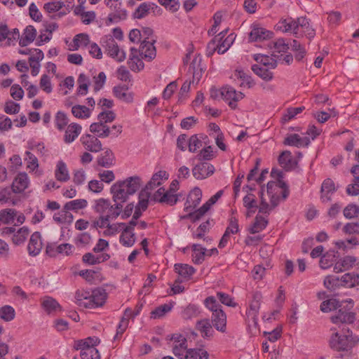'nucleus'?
Returning a JSON list of instances; mask_svg holds the SVG:
<instances>
[{
  "mask_svg": "<svg viewBox=\"0 0 359 359\" xmlns=\"http://www.w3.org/2000/svg\"><path fill=\"white\" fill-rule=\"evenodd\" d=\"M142 185L141 178L138 176L128 177L123 181H118L110 189L114 202L125 203L128 196L133 195Z\"/></svg>",
  "mask_w": 359,
  "mask_h": 359,
  "instance_id": "1",
  "label": "nucleus"
},
{
  "mask_svg": "<svg viewBox=\"0 0 359 359\" xmlns=\"http://www.w3.org/2000/svg\"><path fill=\"white\" fill-rule=\"evenodd\" d=\"M331 330L333 332L330 339V346L335 351H348L359 341V338L357 336H353L346 325H344L339 330H336V329Z\"/></svg>",
  "mask_w": 359,
  "mask_h": 359,
  "instance_id": "2",
  "label": "nucleus"
},
{
  "mask_svg": "<svg viewBox=\"0 0 359 359\" xmlns=\"http://www.w3.org/2000/svg\"><path fill=\"white\" fill-rule=\"evenodd\" d=\"M324 285L330 290H334L340 286L353 287L359 285V275L351 272L341 276L338 274L327 276L324 280Z\"/></svg>",
  "mask_w": 359,
  "mask_h": 359,
  "instance_id": "3",
  "label": "nucleus"
},
{
  "mask_svg": "<svg viewBox=\"0 0 359 359\" xmlns=\"http://www.w3.org/2000/svg\"><path fill=\"white\" fill-rule=\"evenodd\" d=\"M142 37L144 38L141 42L139 52L142 57L148 61L154 60L156 55V50L154 43L156 41L153 36V29L150 27H144L141 31Z\"/></svg>",
  "mask_w": 359,
  "mask_h": 359,
  "instance_id": "4",
  "label": "nucleus"
},
{
  "mask_svg": "<svg viewBox=\"0 0 359 359\" xmlns=\"http://www.w3.org/2000/svg\"><path fill=\"white\" fill-rule=\"evenodd\" d=\"M105 5L110 10L106 20L107 25L125 20L128 17L127 11L123 8L121 0H104Z\"/></svg>",
  "mask_w": 359,
  "mask_h": 359,
  "instance_id": "5",
  "label": "nucleus"
},
{
  "mask_svg": "<svg viewBox=\"0 0 359 359\" xmlns=\"http://www.w3.org/2000/svg\"><path fill=\"white\" fill-rule=\"evenodd\" d=\"M262 298V294L260 292H255L252 294V300L250 303V309L246 313L248 326L250 329L252 327L255 329L257 328V315L259 313Z\"/></svg>",
  "mask_w": 359,
  "mask_h": 359,
  "instance_id": "6",
  "label": "nucleus"
},
{
  "mask_svg": "<svg viewBox=\"0 0 359 359\" xmlns=\"http://www.w3.org/2000/svg\"><path fill=\"white\" fill-rule=\"evenodd\" d=\"M102 43L107 54L117 62H123L126 59L125 51L119 48L112 36H106Z\"/></svg>",
  "mask_w": 359,
  "mask_h": 359,
  "instance_id": "7",
  "label": "nucleus"
},
{
  "mask_svg": "<svg viewBox=\"0 0 359 359\" xmlns=\"http://www.w3.org/2000/svg\"><path fill=\"white\" fill-rule=\"evenodd\" d=\"M107 293L104 290L97 289L92 292L89 297H84L85 302L81 303L86 308L94 309L102 306L106 300Z\"/></svg>",
  "mask_w": 359,
  "mask_h": 359,
  "instance_id": "8",
  "label": "nucleus"
},
{
  "mask_svg": "<svg viewBox=\"0 0 359 359\" xmlns=\"http://www.w3.org/2000/svg\"><path fill=\"white\" fill-rule=\"evenodd\" d=\"M346 302L348 303L347 305V309L344 310L341 307L337 312V314L331 317V320L333 323H352L355 320V313L349 311L353 306V300L349 299L348 301H346Z\"/></svg>",
  "mask_w": 359,
  "mask_h": 359,
  "instance_id": "9",
  "label": "nucleus"
},
{
  "mask_svg": "<svg viewBox=\"0 0 359 359\" xmlns=\"http://www.w3.org/2000/svg\"><path fill=\"white\" fill-rule=\"evenodd\" d=\"M221 97L226 101H229V106L234 109L236 108V102L244 97V94L241 92H237L231 86H226L221 89Z\"/></svg>",
  "mask_w": 359,
  "mask_h": 359,
  "instance_id": "10",
  "label": "nucleus"
},
{
  "mask_svg": "<svg viewBox=\"0 0 359 359\" xmlns=\"http://www.w3.org/2000/svg\"><path fill=\"white\" fill-rule=\"evenodd\" d=\"M151 200L161 203L173 205L177 202L178 196L161 187L151 196Z\"/></svg>",
  "mask_w": 359,
  "mask_h": 359,
  "instance_id": "11",
  "label": "nucleus"
},
{
  "mask_svg": "<svg viewBox=\"0 0 359 359\" xmlns=\"http://www.w3.org/2000/svg\"><path fill=\"white\" fill-rule=\"evenodd\" d=\"M84 148L90 152L97 153L102 149V144L99 139L92 135L87 134L81 137Z\"/></svg>",
  "mask_w": 359,
  "mask_h": 359,
  "instance_id": "12",
  "label": "nucleus"
},
{
  "mask_svg": "<svg viewBox=\"0 0 359 359\" xmlns=\"http://www.w3.org/2000/svg\"><path fill=\"white\" fill-rule=\"evenodd\" d=\"M299 18L297 20L292 18H287L286 19L281 20L276 25L278 30H280L283 32H292L294 36L297 37L299 34Z\"/></svg>",
  "mask_w": 359,
  "mask_h": 359,
  "instance_id": "13",
  "label": "nucleus"
},
{
  "mask_svg": "<svg viewBox=\"0 0 359 359\" xmlns=\"http://www.w3.org/2000/svg\"><path fill=\"white\" fill-rule=\"evenodd\" d=\"M214 172V166L206 162L198 163L192 169L193 175L197 180L205 179L212 175Z\"/></svg>",
  "mask_w": 359,
  "mask_h": 359,
  "instance_id": "14",
  "label": "nucleus"
},
{
  "mask_svg": "<svg viewBox=\"0 0 359 359\" xmlns=\"http://www.w3.org/2000/svg\"><path fill=\"white\" fill-rule=\"evenodd\" d=\"M337 191L334 181L330 178L325 180L321 185L320 199L323 203H327L331 201V196Z\"/></svg>",
  "mask_w": 359,
  "mask_h": 359,
  "instance_id": "15",
  "label": "nucleus"
},
{
  "mask_svg": "<svg viewBox=\"0 0 359 359\" xmlns=\"http://www.w3.org/2000/svg\"><path fill=\"white\" fill-rule=\"evenodd\" d=\"M42 246L43 243L41 233L39 231H35L32 234L27 245V250L29 255H38L42 249Z\"/></svg>",
  "mask_w": 359,
  "mask_h": 359,
  "instance_id": "16",
  "label": "nucleus"
},
{
  "mask_svg": "<svg viewBox=\"0 0 359 359\" xmlns=\"http://www.w3.org/2000/svg\"><path fill=\"white\" fill-rule=\"evenodd\" d=\"M272 36V32L269 31L264 27L255 25L250 33L249 39L250 41H262L270 39Z\"/></svg>",
  "mask_w": 359,
  "mask_h": 359,
  "instance_id": "17",
  "label": "nucleus"
},
{
  "mask_svg": "<svg viewBox=\"0 0 359 359\" xmlns=\"http://www.w3.org/2000/svg\"><path fill=\"white\" fill-rule=\"evenodd\" d=\"M29 180L26 172H20L15 177L11 187L16 194L22 193L29 186Z\"/></svg>",
  "mask_w": 359,
  "mask_h": 359,
  "instance_id": "18",
  "label": "nucleus"
},
{
  "mask_svg": "<svg viewBox=\"0 0 359 359\" xmlns=\"http://www.w3.org/2000/svg\"><path fill=\"white\" fill-rule=\"evenodd\" d=\"M82 127L81 125L72 123L67 126L64 135V142L66 144H70L73 142L81 134Z\"/></svg>",
  "mask_w": 359,
  "mask_h": 359,
  "instance_id": "19",
  "label": "nucleus"
},
{
  "mask_svg": "<svg viewBox=\"0 0 359 359\" xmlns=\"http://www.w3.org/2000/svg\"><path fill=\"white\" fill-rule=\"evenodd\" d=\"M202 198V191L198 187H195L188 195L185 203L184 210L189 211L196 207L201 202Z\"/></svg>",
  "mask_w": 359,
  "mask_h": 359,
  "instance_id": "20",
  "label": "nucleus"
},
{
  "mask_svg": "<svg viewBox=\"0 0 359 359\" xmlns=\"http://www.w3.org/2000/svg\"><path fill=\"white\" fill-rule=\"evenodd\" d=\"M74 276H80L90 284H98L101 283L103 277L100 271H75Z\"/></svg>",
  "mask_w": 359,
  "mask_h": 359,
  "instance_id": "21",
  "label": "nucleus"
},
{
  "mask_svg": "<svg viewBox=\"0 0 359 359\" xmlns=\"http://www.w3.org/2000/svg\"><path fill=\"white\" fill-rule=\"evenodd\" d=\"M158 6L154 3L144 2L142 3L135 11L133 13L134 18L142 19L147 16L151 11L154 12Z\"/></svg>",
  "mask_w": 359,
  "mask_h": 359,
  "instance_id": "22",
  "label": "nucleus"
},
{
  "mask_svg": "<svg viewBox=\"0 0 359 359\" xmlns=\"http://www.w3.org/2000/svg\"><path fill=\"white\" fill-rule=\"evenodd\" d=\"M212 325L222 332H225L226 326V316L223 311H219L217 313H212Z\"/></svg>",
  "mask_w": 359,
  "mask_h": 359,
  "instance_id": "23",
  "label": "nucleus"
},
{
  "mask_svg": "<svg viewBox=\"0 0 359 359\" xmlns=\"http://www.w3.org/2000/svg\"><path fill=\"white\" fill-rule=\"evenodd\" d=\"M284 144L296 147H307L310 144V140L309 137L302 138L298 134H292L285 139Z\"/></svg>",
  "mask_w": 359,
  "mask_h": 359,
  "instance_id": "24",
  "label": "nucleus"
},
{
  "mask_svg": "<svg viewBox=\"0 0 359 359\" xmlns=\"http://www.w3.org/2000/svg\"><path fill=\"white\" fill-rule=\"evenodd\" d=\"M36 36V30L32 25L27 26L20 39L19 44L24 47L28 46L35 39Z\"/></svg>",
  "mask_w": 359,
  "mask_h": 359,
  "instance_id": "25",
  "label": "nucleus"
},
{
  "mask_svg": "<svg viewBox=\"0 0 359 359\" xmlns=\"http://www.w3.org/2000/svg\"><path fill=\"white\" fill-rule=\"evenodd\" d=\"M201 61H202L201 57L198 55V56H196L193 59L192 62H191V65L189 67V72H191L193 74L192 82H194L195 81H196V82L198 83L202 76L203 69L201 67Z\"/></svg>",
  "mask_w": 359,
  "mask_h": 359,
  "instance_id": "26",
  "label": "nucleus"
},
{
  "mask_svg": "<svg viewBox=\"0 0 359 359\" xmlns=\"http://www.w3.org/2000/svg\"><path fill=\"white\" fill-rule=\"evenodd\" d=\"M113 93L116 97L127 103L132 102L133 100V94L128 92V88L125 86L114 87Z\"/></svg>",
  "mask_w": 359,
  "mask_h": 359,
  "instance_id": "27",
  "label": "nucleus"
},
{
  "mask_svg": "<svg viewBox=\"0 0 359 359\" xmlns=\"http://www.w3.org/2000/svg\"><path fill=\"white\" fill-rule=\"evenodd\" d=\"M90 131L92 133L96 134L97 137L105 138L107 137L111 133L110 128L106 124L100 122L93 123L90 126Z\"/></svg>",
  "mask_w": 359,
  "mask_h": 359,
  "instance_id": "28",
  "label": "nucleus"
},
{
  "mask_svg": "<svg viewBox=\"0 0 359 359\" xmlns=\"http://www.w3.org/2000/svg\"><path fill=\"white\" fill-rule=\"evenodd\" d=\"M41 306L48 314L61 310L59 303L50 297H45L41 299Z\"/></svg>",
  "mask_w": 359,
  "mask_h": 359,
  "instance_id": "29",
  "label": "nucleus"
},
{
  "mask_svg": "<svg viewBox=\"0 0 359 359\" xmlns=\"http://www.w3.org/2000/svg\"><path fill=\"white\" fill-rule=\"evenodd\" d=\"M55 177L57 180L62 182H67L69 180V170L64 161H60L57 162L55 170Z\"/></svg>",
  "mask_w": 359,
  "mask_h": 359,
  "instance_id": "30",
  "label": "nucleus"
},
{
  "mask_svg": "<svg viewBox=\"0 0 359 359\" xmlns=\"http://www.w3.org/2000/svg\"><path fill=\"white\" fill-rule=\"evenodd\" d=\"M168 173L164 170H160L158 172L155 173L150 181L147 184L145 189L148 191V190H152L155 187H158L161 184L162 180L168 179Z\"/></svg>",
  "mask_w": 359,
  "mask_h": 359,
  "instance_id": "31",
  "label": "nucleus"
},
{
  "mask_svg": "<svg viewBox=\"0 0 359 359\" xmlns=\"http://www.w3.org/2000/svg\"><path fill=\"white\" fill-rule=\"evenodd\" d=\"M206 248L201 246L200 244H194L192 246V260L195 264L202 263L206 255Z\"/></svg>",
  "mask_w": 359,
  "mask_h": 359,
  "instance_id": "32",
  "label": "nucleus"
},
{
  "mask_svg": "<svg viewBox=\"0 0 359 359\" xmlns=\"http://www.w3.org/2000/svg\"><path fill=\"white\" fill-rule=\"evenodd\" d=\"M336 254L337 252L331 250L324 254L320 260V265L322 269H327L336 262Z\"/></svg>",
  "mask_w": 359,
  "mask_h": 359,
  "instance_id": "33",
  "label": "nucleus"
},
{
  "mask_svg": "<svg viewBox=\"0 0 359 359\" xmlns=\"http://www.w3.org/2000/svg\"><path fill=\"white\" fill-rule=\"evenodd\" d=\"M109 258V255L107 254H102L100 255H94L90 252L86 253L82 257V260L84 263L93 265L100 264L107 260Z\"/></svg>",
  "mask_w": 359,
  "mask_h": 359,
  "instance_id": "34",
  "label": "nucleus"
},
{
  "mask_svg": "<svg viewBox=\"0 0 359 359\" xmlns=\"http://www.w3.org/2000/svg\"><path fill=\"white\" fill-rule=\"evenodd\" d=\"M114 155L111 149H107L97 158V164L104 168H109L114 163Z\"/></svg>",
  "mask_w": 359,
  "mask_h": 359,
  "instance_id": "35",
  "label": "nucleus"
},
{
  "mask_svg": "<svg viewBox=\"0 0 359 359\" xmlns=\"http://www.w3.org/2000/svg\"><path fill=\"white\" fill-rule=\"evenodd\" d=\"M268 223L269 222L266 218L257 215L255 218L253 224L250 227L249 231L252 234L259 233L266 228Z\"/></svg>",
  "mask_w": 359,
  "mask_h": 359,
  "instance_id": "36",
  "label": "nucleus"
},
{
  "mask_svg": "<svg viewBox=\"0 0 359 359\" xmlns=\"http://www.w3.org/2000/svg\"><path fill=\"white\" fill-rule=\"evenodd\" d=\"M207 138L206 135L202 134L194 135L188 140V147L190 152L194 153L203 146L202 139Z\"/></svg>",
  "mask_w": 359,
  "mask_h": 359,
  "instance_id": "37",
  "label": "nucleus"
},
{
  "mask_svg": "<svg viewBox=\"0 0 359 359\" xmlns=\"http://www.w3.org/2000/svg\"><path fill=\"white\" fill-rule=\"evenodd\" d=\"M252 70L255 74L266 81H271L273 77V73L268 68L262 67L260 65H252Z\"/></svg>",
  "mask_w": 359,
  "mask_h": 359,
  "instance_id": "38",
  "label": "nucleus"
},
{
  "mask_svg": "<svg viewBox=\"0 0 359 359\" xmlns=\"http://www.w3.org/2000/svg\"><path fill=\"white\" fill-rule=\"evenodd\" d=\"M236 39V36L234 34L231 33L229 34L226 38L222 39V40H217V43H218V53L224 54L226 52L229 48L233 44L234 40Z\"/></svg>",
  "mask_w": 359,
  "mask_h": 359,
  "instance_id": "39",
  "label": "nucleus"
},
{
  "mask_svg": "<svg viewBox=\"0 0 359 359\" xmlns=\"http://www.w3.org/2000/svg\"><path fill=\"white\" fill-rule=\"evenodd\" d=\"M209 353L201 348H190L186 351L184 359H208Z\"/></svg>",
  "mask_w": 359,
  "mask_h": 359,
  "instance_id": "40",
  "label": "nucleus"
},
{
  "mask_svg": "<svg viewBox=\"0 0 359 359\" xmlns=\"http://www.w3.org/2000/svg\"><path fill=\"white\" fill-rule=\"evenodd\" d=\"M15 194L13 191L12 187H8L0 189V203L4 204L11 203L15 205V201L13 197V194Z\"/></svg>",
  "mask_w": 359,
  "mask_h": 359,
  "instance_id": "41",
  "label": "nucleus"
},
{
  "mask_svg": "<svg viewBox=\"0 0 359 359\" xmlns=\"http://www.w3.org/2000/svg\"><path fill=\"white\" fill-rule=\"evenodd\" d=\"M87 205L88 202L85 199L73 200L65 204V212H67L70 210L78 211L85 208Z\"/></svg>",
  "mask_w": 359,
  "mask_h": 359,
  "instance_id": "42",
  "label": "nucleus"
},
{
  "mask_svg": "<svg viewBox=\"0 0 359 359\" xmlns=\"http://www.w3.org/2000/svg\"><path fill=\"white\" fill-rule=\"evenodd\" d=\"M114 205L109 203V208L107 210L105 217L109 220L110 219L117 218L121 213L123 209V203L120 201L114 202Z\"/></svg>",
  "mask_w": 359,
  "mask_h": 359,
  "instance_id": "43",
  "label": "nucleus"
},
{
  "mask_svg": "<svg viewBox=\"0 0 359 359\" xmlns=\"http://www.w3.org/2000/svg\"><path fill=\"white\" fill-rule=\"evenodd\" d=\"M298 23L307 38L311 39L315 36V30L311 27L309 19L306 17H300Z\"/></svg>",
  "mask_w": 359,
  "mask_h": 359,
  "instance_id": "44",
  "label": "nucleus"
},
{
  "mask_svg": "<svg viewBox=\"0 0 359 359\" xmlns=\"http://www.w3.org/2000/svg\"><path fill=\"white\" fill-rule=\"evenodd\" d=\"M196 328L203 337H209L212 335V325L208 319H203L197 322Z\"/></svg>",
  "mask_w": 359,
  "mask_h": 359,
  "instance_id": "45",
  "label": "nucleus"
},
{
  "mask_svg": "<svg viewBox=\"0 0 359 359\" xmlns=\"http://www.w3.org/2000/svg\"><path fill=\"white\" fill-rule=\"evenodd\" d=\"M255 60L260 62L262 67H269L271 69H275L277 67V61L274 58L267 55H255Z\"/></svg>",
  "mask_w": 359,
  "mask_h": 359,
  "instance_id": "46",
  "label": "nucleus"
},
{
  "mask_svg": "<svg viewBox=\"0 0 359 359\" xmlns=\"http://www.w3.org/2000/svg\"><path fill=\"white\" fill-rule=\"evenodd\" d=\"M16 210L14 209H4L0 211V222L4 224H10L15 221L16 217Z\"/></svg>",
  "mask_w": 359,
  "mask_h": 359,
  "instance_id": "47",
  "label": "nucleus"
},
{
  "mask_svg": "<svg viewBox=\"0 0 359 359\" xmlns=\"http://www.w3.org/2000/svg\"><path fill=\"white\" fill-rule=\"evenodd\" d=\"M290 46L292 50L295 53V59L298 61L302 60L306 53L304 47L296 39L292 40Z\"/></svg>",
  "mask_w": 359,
  "mask_h": 359,
  "instance_id": "48",
  "label": "nucleus"
},
{
  "mask_svg": "<svg viewBox=\"0 0 359 359\" xmlns=\"http://www.w3.org/2000/svg\"><path fill=\"white\" fill-rule=\"evenodd\" d=\"M29 233V231L28 228L23 226L18 230V231L14 233L12 241L15 245H20L25 242L27 237Z\"/></svg>",
  "mask_w": 359,
  "mask_h": 359,
  "instance_id": "49",
  "label": "nucleus"
},
{
  "mask_svg": "<svg viewBox=\"0 0 359 359\" xmlns=\"http://www.w3.org/2000/svg\"><path fill=\"white\" fill-rule=\"evenodd\" d=\"M72 114L79 118H86L90 115V109L83 105H75L72 108Z\"/></svg>",
  "mask_w": 359,
  "mask_h": 359,
  "instance_id": "50",
  "label": "nucleus"
},
{
  "mask_svg": "<svg viewBox=\"0 0 359 359\" xmlns=\"http://www.w3.org/2000/svg\"><path fill=\"white\" fill-rule=\"evenodd\" d=\"M110 201L105 198H99L95 201L94 210L100 215H105L107 210L109 208Z\"/></svg>",
  "mask_w": 359,
  "mask_h": 359,
  "instance_id": "51",
  "label": "nucleus"
},
{
  "mask_svg": "<svg viewBox=\"0 0 359 359\" xmlns=\"http://www.w3.org/2000/svg\"><path fill=\"white\" fill-rule=\"evenodd\" d=\"M172 306L165 304L156 307L150 313L151 318L157 319L163 317L167 313L170 311Z\"/></svg>",
  "mask_w": 359,
  "mask_h": 359,
  "instance_id": "52",
  "label": "nucleus"
},
{
  "mask_svg": "<svg viewBox=\"0 0 359 359\" xmlns=\"http://www.w3.org/2000/svg\"><path fill=\"white\" fill-rule=\"evenodd\" d=\"M69 123V118L65 113L59 111L57 112L55 117V123L56 128L62 131L67 126Z\"/></svg>",
  "mask_w": 359,
  "mask_h": 359,
  "instance_id": "53",
  "label": "nucleus"
},
{
  "mask_svg": "<svg viewBox=\"0 0 359 359\" xmlns=\"http://www.w3.org/2000/svg\"><path fill=\"white\" fill-rule=\"evenodd\" d=\"M128 63L129 67L133 72H140L143 69L144 67L143 62L137 55H130Z\"/></svg>",
  "mask_w": 359,
  "mask_h": 359,
  "instance_id": "54",
  "label": "nucleus"
},
{
  "mask_svg": "<svg viewBox=\"0 0 359 359\" xmlns=\"http://www.w3.org/2000/svg\"><path fill=\"white\" fill-rule=\"evenodd\" d=\"M341 304L335 299H330L323 301L320 304V310L324 313L330 312L332 310L341 308Z\"/></svg>",
  "mask_w": 359,
  "mask_h": 359,
  "instance_id": "55",
  "label": "nucleus"
},
{
  "mask_svg": "<svg viewBox=\"0 0 359 359\" xmlns=\"http://www.w3.org/2000/svg\"><path fill=\"white\" fill-rule=\"evenodd\" d=\"M234 76L243 81L240 85L241 86H248V88H251L254 85L251 76L242 69H236L235 71Z\"/></svg>",
  "mask_w": 359,
  "mask_h": 359,
  "instance_id": "56",
  "label": "nucleus"
},
{
  "mask_svg": "<svg viewBox=\"0 0 359 359\" xmlns=\"http://www.w3.org/2000/svg\"><path fill=\"white\" fill-rule=\"evenodd\" d=\"M271 45V48L274 50V53H286L289 49V43H286L285 40L283 38H280L276 41L272 42Z\"/></svg>",
  "mask_w": 359,
  "mask_h": 359,
  "instance_id": "57",
  "label": "nucleus"
},
{
  "mask_svg": "<svg viewBox=\"0 0 359 359\" xmlns=\"http://www.w3.org/2000/svg\"><path fill=\"white\" fill-rule=\"evenodd\" d=\"M292 161V157L289 151H283L278 158L279 164L287 170L290 169Z\"/></svg>",
  "mask_w": 359,
  "mask_h": 359,
  "instance_id": "58",
  "label": "nucleus"
},
{
  "mask_svg": "<svg viewBox=\"0 0 359 359\" xmlns=\"http://www.w3.org/2000/svg\"><path fill=\"white\" fill-rule=\"evenodd\" d=\"M208 212L207 208L201 206L194 212H189V214L181 216V219H191L194 222L200 219Z\"/></svg>",
  "mask_w": 359,
  "mask_h": 359,
  "instance_id": "59",
  "label": "nucleus"
},
{
  "mask_svg": "<svg viewBox=\"0 0 359 359\" xmlns=\"http://www.w3.org/2000/svg\"><path fill=\"white\" fill-rule=\"evenodd\" d=\"M81 359H100V355L96 348L88 347L81 350Z\"/></svg>",
  "mask_w": 359,
  "mask_h": 359,
  "instance_id": "60",
  "label": "nucleus"
},
{
  "mask_svg": "<svg viewBox=\"0 0 359 359\" xmlns=\"http://www.w3.org/2000/svg\"><path fill=\"white\" fill-rule=\"evenodd\" d=\"M150 193L146 190H142L139 194V202L135 206L137 209L145 211L148 207Z\"/></svg>",
  "mask_w": 359,
  "mask_h": 359,
  "instance_id": "61",
  "label": "nucleus"
},
{
  "mask_svg": "<svg viewBox=\"0 0 359 359\" xmlns=\"http://www.w3.org/2000/svg\"><path fill=\"white\" fill-rule=\"evenodd\" d=\"M343 215L346 219H353L359 215V206L355 204H348L343 210Z\"/></svg>",
  "mask_w": 359,
  "mask_h": 359,
  "instance_id": "62",
  "label": "nucleus"
},
{
  "mask_svg": "<svg viewBox=\"0 0 359 359\" xmlns=\"http://www.w3.org/2000/svg\"><path fill=\"white\" fill-rule=\"evenodd\" d=\"M14 309L8 305L2 306L0 309V317L5 321H11L15 318Z\"/></svg>",
  "mask_w": 359,
  "mask_h": 359,
  "instance_id": "63",
  "label": "nucleus"
},
{
  "mask_svg": "<svg viewBox=\"0 0 359 359\" xmlns=\"http://www.w3.org/2000/svg\"><path fill=\"white\" fill-rule=\"evenodd\" d=\"M341 266L345 269L358 268L359 269V259L353 256H345L341 262Z\"/></svg>",
  "mask_w": 359,
  "mask_h": 359,
  "instance_id": "64",
  "label": "nucleus"
}]
</instances>
